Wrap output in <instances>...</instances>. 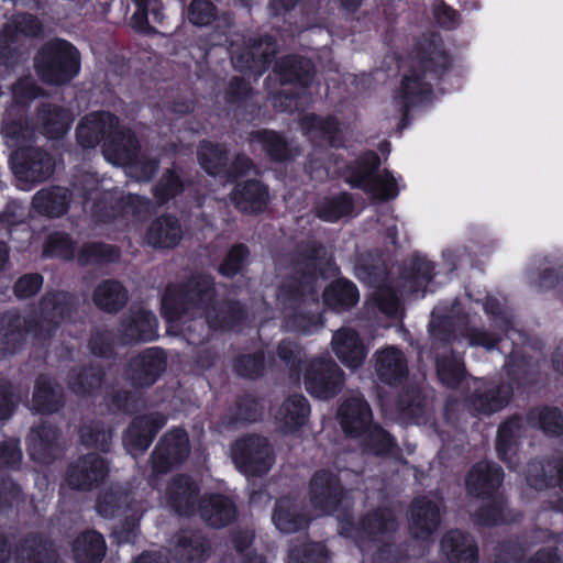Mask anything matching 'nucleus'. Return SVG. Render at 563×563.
<instances>
[{"label":"nucleus","mask_w":563,"mask_h":563,"mask_svg":"<svg viewBox=\"0 0 563 563\" xmlns=\"http://www.w3.org/2000/svg\"><path fill=\"white\" fill-rule=\"evenodd\" d=\"M309 406L306 398L301 395L288 397L277 409L275 421L277 427L284 432H294L307 420Z\"/></svg>","instance_id":"bb28decb"},{"label":"nucleus","mask_w":563,"mask_h":563,"mask_svg":"<svg viewBox=\"0 0 563 563\" xmlns=\"http://www.w3.org/2000/svg\"><path fill=\"white\" fill-rule=\"evenodd\" d=\"M214 7L208 0H194L188 9V18L196 25H208L214 18Z\"/></svg>","instance_id":"603ef678"},{"label":"nucleus","mask_w":563,"mask_h":563,"mask_svg":"<svg viewBox=\"0 0 563 563\" xmlns=\"http://www.w3.org/2000/svg\"><path fill=\"white\" fill-rule=\"evenodd\" d=\"M166 423L164 416L155 413L136 418L124 435L126 449L135 454L144 452L151 445L156 432Z\"/></svg>","instance_id":"6ab92c4d"},{"label":"nucleus","mask_w":563,"mask_h":563,"mask_svg":"<svg viewBox=\"0 0 563 563\" xmlns=\"http://www.w3.org/2000/svg\"><path fill=\"white\" fill-rule=\"evenodd\" d=\"M79 383L70 384L71 389L76 394H85L90 389L100 386L101 377L97 374L91 373V371L85 372L84 375H78Z\"/></svg>","instance_id":"774afa93"},{"label":"nucleus","mask_w":563,"mask_h":563,"mask_svg":"<svg viewBox=\"0 0 563 563\" xmlns=\"http://www.w3.org/2000/svg\"><path fill=\"white\" fill-rule=\"evenodd\" d=\"M526 424L539 428L549 437L563 434V415L559 409L532 410L526 422L517 417L509 419L499 428L496 444L499 457L508 464L509 468L516 467L517 440L526 433Z\"/></svg>","instance_id":"423d86ee"},{"label":"nucleus","mask_w":563,"mask_h":563,"mask_svg":"<svg viewBox=\"0 0 563 563\" xmlns=\"http://www.w3.org/2000/svg\"><path fill=\"white\" fill-rule=\"evenodd\" d=\"M42 287V277L37 274H30L21 277L15 286L14 291L19 298H29L35 295Z\"/></svg>","instance_id":"052dcab7"},{"label":"nucleus","mask_w":563,"mask_h":563,"mask_svg":"<svg viewBox=\"0 0 563 563\" xmlns=\"http://www.w3.org/2000/svg\"><path fill=\"white\" fill-rule=\"evenodd\" d=\"M14 29L25 35H37L41 32L40 22L32 15H16L13 20Z\"/></svg>","instance_id":"69168bd1"},{"label":"nucleus","mask_w":563,"mask_h":563,"mask_svg":"<svg viewBox=\"0 0 563 563\" xmlns=\"http://www.w3.org/2000/svg\"><path fill=\"white\" fill-rule=\"evenodd\" d=\"M128 495L121 492H107L103 493L97 501V511L104 518L114 517L117 514L123 511V505L128 507Z\"/></svg>","instance_id":"8fccbe9b"},{"label":"nucleus","mask_w":563,"mask_h":563,"mask_svg":"<svg viewBox=\"0 0 563 563\" xmlns=\"http://www.w3.org/2000/svg\"><path fill=\"white\" fill-rule=\"evenodd\" d=\"M276 47L275 41L266 36L254 43L250 49L242 52L232 49V64L241 71L252 70L255 74H261L275 55Z\"/></svg>","instance_id":"412c9836"},{"label":"nucleus","mask_w":563,"mask_h":563,"mask_svg":"<svg viewBox=\"0 0 563 563\" xmlns=\"http://www.w3.org/2000/svg\"><path fill=\"white\" fill-rule=\"evenodd\" d=\"M375 356V369L383 382L391 384L406 377L408 367L401 351L388 346L376 352Z\"/></svg>","instance_id":"c85d7f7f"},{"label":"nucleus","mask_w":563,"mask_h":563,"mask_svg":"<svg viewBox=\"0 0 563 563\" xmlns=\"http://www.w3.org/2000/svg\"><path fill=\"white\" fill-rule=\"evenodd\" d=\"M364 159V166L350 176L349 183L353 187L362 188L375 199L388 200L397 197L398 183L389 172L373 175V169L377 166L378 159L376 154L368 153Z\"/></svg>","instance_id":"ddd939ff"},{"label":"nucleus","mask_w":563,"mask_h":563,"mask_svg":"<svg viewBox=\"0 0 563 563\" xmlns=\"http://www.w3.org/2000/svg\"><path fill=\"white\" fill-rule=\"evenodd\" d=\"M183 238L181 225L170 216H163L151 223L145 234L146 243L153 247L170 249Z\"/></svg>","instance_id":"a878e982"},{"label":"nucleus","mask_w":563,"mask_h":563,"mask_svg":"<svg viewBox=\"0 0 563 563\" xmlns=\"http://www.w3.org/2000/svg\"><path fill=\"white\" fill-rule=\"evenodd\" d=\"M449 65V57L441 47H434L432 53L418 62L402 77L399 88L394 96V102L401 114L411 107L426 103L430 100L431 89L429 82L422 80L420 71L426 68L428 76L437 77Z\"/></svg>","instance_id":"0eeeda50"},{"label":"nucleus","mask_w":563,"mask_h":563,"mask_svg":"<svg viewBox=\"0 0 563 563\" xmlns=\"http://www.w3.org/2000/svg\"><path fill=\"white\" fill-rule=\"evenodd\" d=\"M483 307L486 313L496 314V325L500 327L504 331H507V327L510 323V317L503 309L501 302L495 297H487Z\"/></svg>","instance_id":"e2e57ef3"},{"label":"nucleus","mask_w":563,"mask_h":563,"mask_svg":"<svg viewBox=\"0 0 563 563\" xmlns=\"http://www.w3.org/2000/svg\"><path fill=\"white\" fill-rule=\"evenodd\" d=\"M232 459L241 473L261 475L272 465V454L265 438L250 435L238 440L232 448Z\"/></svg>","instance_id":"f8f14e48"},{"label":"nucleus","mask_w":563,"mask_h":563,"mask_svg":"<svg viewBox=\"0 0 563 563\" xmlns=\"http://www.w3.org/2000/svg\"><path fill=\"white\" fill-rule=\"evenodd\" d=\"M197 486L187 476L176 478L168 488V498L172 506L181 515L194 511Z\"/></svg>","instance_id":"4c0bfd02"},{"label":"nucleus","mask_w":563,"mask_h":563,"mask_svg":"<svg viewBox=\"0 0 563 563\" xmlns=\"http://www.w3.org/2000/svg\"><path fill=\"white\" fill-rule=\"evenodd\" d=\"M432 269L433 266L429 261H427L423 257H417L412 263V273L410 279L408 280V285L406 286L408 288V291L417 292L421 290L423 294L427 284L432 278Z\"/></svg>","instance_id":"09e8293b"},{"label":"nucleus","mask_w":563,"mask_h":563,"mask_svg":"<svg viewBox=\"0 0 563 563\" xmlns=\"http://www.w3.org/2000/svg\"><path fill=\"white\" fill-rule=\"evenodd\" d=\"M183 185L178 175L168 173L163 176L158 186L155 189V195L161 201H166L181 191Z\"/></svg>","instance_id":"13d9d810"},{"label":"nucleus","mask_w":563,"mask_h":563,"mask_svg":"<svg viewBox=\"0 0 563 563\" xmlns=\"http://www.w3.org/2000/svg\"><path fill=\"white\" fill-rule=\"evenodd\" d=\"M188 453L189 443L187 434L180 429H175L164 437L154 451V468L163 472L169 466L181 462L187 457Z\"/></svg>","instance_id":"aec40b11"},{"label":"nucleus","mask_w":563,"mask_h":563,"mask_svg":"<svg viewBox=\"0 0 563 563\" xmlns=\"http://www.w3.org/2000/svg\"><path fill=\"white\" fill-rule=\"evenodd\" d=\"M373 298L380 311L393 316L398 311L399 301L396 292L388 287L377 288L373 292Z\"/></svg>","instance_id":"6e6d98bb"},{"label":"nucleus","mask_w":563,"mask_h":563,"mask_svg":"<svg viewBox=\"0 0 563 563\" xmlns=\"http://www.w3.org/2000/svg\"><path fill=\"white\" fill-rule=\"evenodd\" d=\"M329 264L330 258L323 247L312 243L300 249L295 264V275L280 287L277 295V300L285 310L290 309L285 323L287 330L311 333L316 328L321 327L319 316L308 317L297 313L296 309L306 305L309 298L314 301L318 276L322 274L321 266Z\"/></svg>","instance_id":"7ed1b4c3"},{"label":"nucleus","mask_w":563,"mask_h":563,"mask_svg":"<svg viewBox=\"0 0 563 563\" xmlns=\"http://www.w3.org/2000/svg\"><path fill=\"white\" fill-rule=\"evenodd\" d=\"M123 343L152 341L157 336V320L146 310L133 312L121 325Z\"/></svg>","instance_id":"393cba45"},{"label":"nucleus","mask_w":563,"mask_h":563,"mask_svg":"<svg viewBox=\"0 0 563 563\" xmlns=\"http://www.w3.org/2000/svg\"><path fill=\"white\" fill-rule=\"evenodd\" d=\"M257 139L268 155L275 161H286L294 156L286 142L273 131L260 132Z\"/></svg>","instance_id":"de8ad7c7"},{"label":"nucleus","mask_w":563,"mask_h":563,"mask_svg":"<svg viewBox=\"0 0 563 563\" xmlns=\"http://www.w3.org/2000/svg\"><path fill=\"white\" fill-rule=\"evenodd\" d=\"M22 461V451L15 440L0 443V466L15 467Z\"/></svg>","instance_id":"bf43d9fd"},{"label":"nucleus","mask_w":563,"mask_h":563,"mask_svg":"<svg viewBox=\"0 0 563 563\" xmlns=\"http://www.w3.org/2000/svg\"><path fill=\"white\" fill-rule=\"evenodd\" d=\"M441 548L451 563L477 562V548L474 540L461 531L448 533L441 542Z\"/></svg>","instance_id":"7c9ffc66"},{"label":"nucleus","mask_w":563,"mask_h":563,"mask_svg":"<svg viewBox=\"0 0 563 563\" xmlns=\"http://www.w3.org/2000/svg\"><path fill=\"white\" fill-rule=\"evenodd\" d=\"M35 68L44 81L53 85L66 84L79 73V53L66 41H49L37 53Z\"/></svg>","instance_id":"9d476101"},{"label":"nucleus","mask_w":563,"mask_h":563,"mask_svg":"<svg viewBox=\"0 0 563 563\" xmlns=\"http://www.w3.org/2000/svg\"><path fill=\"white\" fill-rule=\"evenodd\" d=\"M247 257V250L243 245H236L231 249L224 263L220 266L219 271L224 276H233L239 273Z\"/></svg>","instance_id":"5fc2aeb1"},{"label":"nucleus","mask_w":563,"mask_h":563,"mask_svg":"<svg viewBox=\"0 0 563 563\" xmlns=\"http://www.w3.org/2000/svg\"><path fill=\"white\" fill-rule=\"evenodd\" d=\"M474 395L472 396V406L484 415H492L505 408L512 395V387L509 384H484L479 379L472 378Z\"/></svg>","instance_id":"dca6fc26"},{"label":"nucleus","mask_w":563,"mask_h":563,"mask_svg":"<svg viewBox=\"0 0 563 563\" xmlns=\"http://www.w3.org/2000/svg\"><path fill=\"white\" fill-rule=\"evenodd\" d=\"M60 405V393L53 387L49 378L42 376L37 379L32 400V410L38 413L56 411Z\"/></svg>","instance_id":"79ce46f5"},{"label":"nucleus","mask_w":563,"mask_h":563,"mask_svg":"<svg viewBox=\"0 0 563 563\" xmlns=\"http://www.w3.org/2000/svg\"><path fill=\"white\" fill-rule=\"evenodd\" d=\"M396 529V521L389 509L379 510L361 522L355 533L351 528L350 521H341L340 533L346 537L355 538L357 544L362 548L365 540H378L379 536Z\"/></svg>","instance_id":"f3484780"},{"label":"nucleus","mask_w":563,"mask_h":563,"mask_svg":"<svg viewBox=\"0 0 563 563\" xmlns=\"http://www.w3.org/2000/svg\"><path fill=\"white\" fill-rule=\"evenodd\" d=\"M201 518L213 528L227 526L235 517V508L230 499L220 495L205 496L199 506Z\"/></svg>","instance_id":"2f4dec72"},{"label":"nucleus","mask_w":563,"mask_h":563,"mask_svg":"<svg viewBox=\"0 0 563 563\" xmlns=\"http://www.w3.org/2000/svg\"><path fill=\"white\" fill-rule=\"evenodd\" d=\"M302 129L311 140L321 139L332 145L336 144L335 133L340 131L339 123L334 119L323 120L313 114L302 119Z\"/></svg>","instance_id":"37998d69"},{"label":"nucleus","mask_w":563,"mask_h":563,"mask_svg":"<svg viewBox=\"0 0 563 563\" xmlns=\"http://www.w3.org/2000/svg\"><path fill=\"white\" fill-rule=\"evenodd\" d=\"M128 299L126 290L114 280L101 283L93 294L95 303L102 310L113 312L121 309Z\"/></svg>","instance_id":"ea45409f"},{"label":"nucleus","mask_w":563,"mask_h":563,"mask_svg":"<svg viewBox=\"0 0 563 563\" xmlns=\"http://www.w3.org/2000/svg\"><path fill=\"white\" fill-rule=\"evenodd\" d=\"M440 523V503L437 497L417 498L409 510V528L413 538L426 540Z\"/></svg>","instance_id":"2eb2a0df"},{"label":"nucleus","mask_w":563,"mask_h":563,"mask_svg":"<svg viewBox=\"0 0 563 563\" xmlns=\"http://www.w3.org/2000/svg\"><path fill=\"white\" fill-rule=\"evenodd\" d=\"M332 350L338 358L349 368H358L366 358L367 351L358 334L347 328L338 330L331 341Z\"/></svg>","instance_id":"5701e85b"},{"label":"nucleus","mask_w":563,"mask_h":563,"mask_svg":"<svg viewBox=\"0 0 563 563\" xmlns=\"http://www.w3.org/2000/svg\"><path fill=\"white\" fill-rule=\"evenodd\" d=\"M527 483L542 489L549 486H559L563 490V457L551 461H536L529 464Z\"/></svg>","instance_id":"cd10ccee"},{"label":"nucleus","mask_w":563,"mask_h":563,"mask_svg":"<svg viewBox=\"0 0 563 563\" xmlns=\"http://www.w3.org/2000/svg\"><path fill=\"white\" fill-rule=\"evenodd\" d=\"M73 114L57 106H47L38 112V124L42 133L48 139H58L66 134Z\"/></svg>","instance_id":"473e14b6"},{"label":"nucleus","mask_w":563,"mask_h":563,"mask_svg":"<svg viewBox=\"0 0 563 563\" xmlns=\"http://www.w3.org/2000/svg\"><path fill=\"white\" fill-rule=\"evenodd\" d=\"M268 190L257 180L245 181L235 186L231 200L243 212L257 213L268 203Z\"/></svg>","instance_id":"b1692460"},{"label":"nucleus","mask_w":563,"mask_h":563,"mask_svg":"<svg viewBox=\"0 0 563 563\" xmlns=\"http://www.w3.org/2000/svg\"><path fill=\"white\" fill-rule=\"evenodd\" d=\"M69 297L65 294H53L41 303L40 320L21 319L15 313H7L0 318V353H13L26 338L44 340L58 324L56 318L64 319L69 314Z\"/></svg>","instance_id":"20e7f679"},{"label":"nucleus","mask_w":563,"mask_h":563,"mask_svg":"<svg viewBox=\"0 0 563 563\" xmlns=\"http://www.w3.org/2000/svg\"><path fill=\"white\" fill-rule=\"evenodd\" d=\"M44 254L68 260L74 257L75 251L73 243L66 234L53 233L47 240Z\"/></svg>","instance_id":"3c124183"},{"label":"nucleus","mask_w":563,"mask_h":563,"mask_svg":"<svg viewBox=\"0 0 563 563\" xmlns=\"http://www.w3.org/2000/svg\"><path fill=\"white\" fill-rule=\"evenodd\" d=\"M437 372L440 380L444 385L453 388L463 378V363L457 356L438 357Z\"/></svg>","instance_id":"49530a36"},{"label":"nucleus","mask_w":563,"mask_h":563,"mask_svg":"<svg viewBox=\"0 0 563 563\" xmlns=\"http://www.w3.org/2000/svg\"><path fill=\"white\" fill-rule=\"evenodd\" d=\"M323 559L325 558L322 554V547L320 544H310L307 547L302 559L297 550H291L289 563H320Z\"/></svg>","instance_id":"0e129e2a"},{"label":"nucleus","mask_w":563,"mask_h":563,"mask_svg":"<svg viewBox=\"0 0 563 563\" xmlns=\"http://www.w3.org/2000/svg\"><path fill=\"white\" fill-rule=\"evenodd\" d=\"M273 522L276 528L285 533L295 532L308 522L305 516L296 514V504L290 499H280L276 504L273 514Z\"/></svg>","instance_id":"a19ab883"},{"label":"nucleus","mask_w":563,"mask_h":563,"mask_svg":"<svg viewBox=\"0 0 563 563\" xmlns=\"http://www.w3.org/2000/svg\"><path fill=\"white\" fill-rule=\"evenodd\" d=\"M276 70L283 84L298 81L307 86L312 78L313 66L309 59L291 56L283 59Z\"/></svg>","instance_id":"58836bf2"},{"label":"nucleus","mask_w":563,"mask_h":563,"mask_svg":"<svg viewBox=\"0 0 563 563\" xmlns=\"http://www.w3.org/2000/svg\"><path fill=\"white\" fill-rule=\"evenodd\" d=\"M33 208L47 217H59L67 210L69 194L65 188L43 189L33 197Z\"/></svg>","instance_id":"72a5a7b5"},{"label":"nucleus","mask_w":563,"mask_h":563,"mask_svg":"<svg viewBox=\"0 0 563 563\" xmlns=\"http://www.w3.org/2000/svg\"><path fill=\"white\" fill-rule=\"evenodd\" d=\"M358 298L355 285L345 279L333 282L323 292L324 303L338 311L350 309Z\"/></svg>","instance_id":"c9c22d12"},{"label":"nucleus","mask_w":563,"mask_h":563,"mask_svg":"<svg viewBox=\"0 0 563 563\" xmlns=\"http://www.w3.org/2000/svg\"><path fill=\"white\" fill-rule=\"evenodd\" d=\"M74 554L79 563H99L106 554V543L101 534L89 531L74 543Z\"/></svg>","instance_id":"e433bc0d"},{"label":"nucleus","mask_w":563,"mask_h":563,"mask_svg":"<svg viewBox=\"0 0 563 563\" xmlns=\"http://www.w3.org/2000/svg\"><path fill=\"white\" fill-rule=\"evenodd\" d=\"M14 563H52L51 560L42 559L37 550L36 539H27L14 550Z\"/></svg>","instance_id":"864d4df0"},{"label":"nucleus","mask_w":563,"mask_h":563,"mask_svg":"<svg viewBox=\"0 0 563 563\" xmlns=\"http://www.w3.org/2000/svg\"><path fill=\"white\" fill-rule=\"evenodd\" d=\"M339 421L350 437H363L364 443L375 454L388 452L393 439L380 427L371 424V409L362 397H352L339 409Z\"/></svg>","instance_id":"6e6552de"},{"label":"nucleus","mask_w":563,"mask_h":563,"mask_svg":"<svg viewBox=\"0 0 563 563\" xmlns=\"http://www.w3.org/2000/svg\"><path fill=\"white\" fill-rule=\"evenodd\" d=\"M343 383V371L331 360H313L306 369V389L316 398L329 399L334 397L341 390Z\"/></svg>","instance_id":"9b49d317"},{"label":"nucleus","mask_w":563,"mask_h":563,"mask_svg":"<svg viewBox=\"0 0 563 563\" xmlns=\"http://www.w3.org/2000/svg\"><path fill=\"white\" fill-rule=\"evenodd\" d=\"M165 367L166 358L163 351L152 347L131 362L128 375L134 385L145 387L155 383Z\"/></svg>","instance_id":"a211bd4d"},{"label":"nucleus","mask_w":563,"mask_h":563,"mask_svg":"<svg viewBox=\"0 0 563 563\" xmlns=\"http://www.w3.org/2000/svg\"><path fill=\"white\" fill-rule=\"evenodd\" d=\"M114 256H118V254L113 249L102 244H90L84 246L78 261L81 264H88L93 261L110 260Z\"/></svg>","instance_id":"4d7b16f0"},{"label":"nucleus","mask_w":563,"mask_h":563,"mask_svg":"<svg viewBox=\"0 0 563 563\" xmlns=\"http://www.w3.org/2000/svg\"><path fill=\"white\" fill-rule=\"evenodd\" d=\"M309 500L316 516L333 514L342 503V490L332 473H316L309 486Z\"/></svg>","instance_id":"4468645a"},{"label":"nucleus","mask_w":563,"mask_h":563,"mask_svg":"<svg viewBox=\"0 0 563 563\" xmlns=\"http://www.w3.org/2000/svg\"><path fill=\"white\" fill-rule=\"evenodd\" d=\"M213 300V288L210 276L194 278L185 288L169 287L162 299V312L168 323L167 331L172 334L183 333L190 344L200 340L195 332L208 328L229 325L224 321L212 318L210 305Z\"/></svg>","instance_id":"f03ea898"},{"label":"nucleus","mask_w":563,"mask_h":563,"mask_svg":"<svg viewBox=\"0 0 563 563\" xmlns=\"http://www.w3.org/2000/svg\"><path fill=\"white\" fill-rule=\"evenodd\" d=\"M300 349L294 342L283 341L278 345V356L286 362L290 368H295L296 361H300Z\"/></svg>","instance_id":"338daca9"},{"label":"nucleus","mask_w":563,"mask_h":563,"mask_svg":"<svg viewBox=\"0 0 563 563\" xmlns=\"http://www.w3.org/2000/svg\"><path fill=\"white\" fill-rule=\"evenodd\" d=\"M352 209V202L347 195L342 194L338 197L325 199L317 208V214L320 219L334 222L349 214Z\"/></svg>","instance_id":"c03bdc74"},{"label":"nucleus","mask_w":563,"mask_h":563,"mask_svg":"<svg viewBox=\"0 0 563 563\" xmlns=\"http://www.w3.org/2000/svg\"><path fill=\"white\" fill-rule=\"evenodd\" d=\"M107 472L106 462L99 455L91 453L70 465L67 482L71 487L89 489L102 481Z\"/></svg>","instance_id":"4be33fe9"},{"label":"nucleus","mask_w":563,"mask_h":563,"mask_svg":"<svg viewBox=\"0 0 563 563\" xmlns=\"http://www.w3.org/2000/svg\"><path fill=\"white\" fill-rule=\"evenodd\" d=\"M503 470L500 466L489 463L479 462L468 473L466 477V487L470 494L492 499L487 510H481L476 515V520L482 525H496L507 522L504 516V501L501 498L494 496L501 484Z\"/></svg>","instance_id":"1a4fd4ad"},{"label":"nucleus","mask_w":563,"mask_h":563,"mask_svg":"<svg viewBox=\"0 0 563 563\" xmlns=\"http://www.w3.org/2000/svg\"><path fill=\"white\" fill-rule=\"evenodd\" d=\"M57 431L51 426H38L31 430L29 437L30 456L40 463H48L57 452Z\"/></svg>","instance_id":"c756f323"},{"label":"nucleus","mask_w":563,"mask_h":563,"mask_svg":"<svg viewBox=\"0 0 563 563\" xmlns=\"http://www.w3.org/2000/svg\"><path fill=\"white\" fill-rule=\"evenodd\" d=\"M236 371L246 377H256L263 371V357L262 355L257 356H243L236 362Z\"/></svg>","instance_id":"680f3d73"},{"label":"nucleus","mask_w":563,"mask_h":563,"mask_svg":"<svg viewBox=\"0 0 563 563\" xmlns=\"http://www.w3.org/2000/svg\"><path fill=\"white\" fill-rule=\"evenodd\" d=\"M209 545L202 536L185 532L177 537L174 555L183 563L200 562L206 559Z\"/></svg>","instance_id":"f704fd0d"},{"label":"nucleus","mask_w":563,"mask_h":563,"mask_svg":"<svg viewBox=\"0 0 563 563\" xmlns=\"http://www.w3.org/2000/svg\"><path fill=\"white\" fill-rule=\"evenodd\" d=\"M198 159L209 175H219L224 166L225 152L220 146L205 142L198 150Z\"/></svg>","instance_id":"a18cd8bd"},{"label":"nucleus","mask_w":563,"mask_h":563,"mask_svg":"<svg viewBox=\"0 0 563 563\" xmlns=\"http://www.w3.org/2000/svg\"><path fill=\"white\" fill-rule=\"evenodd\" d=\"M77 140L82 147L91 148L103 143V156L114 166H122L126 176L136 181H147L156 170V163L137 155L139 144L132 132L119 125L109 112H92L78 124Z\"/></svg>","instance_id":"f257e3e1"},{"label":"nucleus","mask_w":563,"mask_h":563,"mask_svg":"<svg viewBox=\"0 0 563 563\" xmlns=\"http://www.w3.org/2000/svg\"><path fill=\"white\" fill-rule=\"evenodd\" d=\"M4 142L12 150L10 163L16 178L23 183H37L48 178L54 170L52 157L27 145L34 135L26 123L14 122L4 130Z\"/></svg>","instance_id":"39448f33"}]
</instances>
